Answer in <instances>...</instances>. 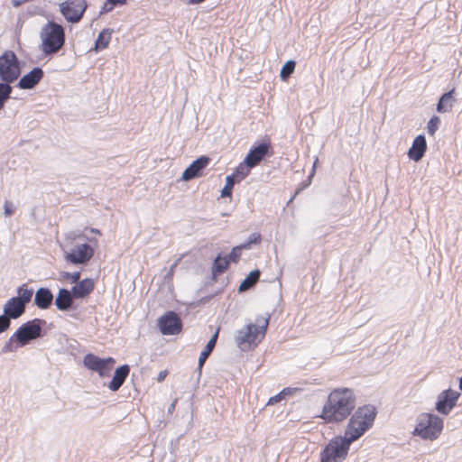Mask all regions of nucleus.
Wrapping results in <instances>:
<instances>
[{
	"label": "nucleus",
	"instance_id": "nucleus-1",
	"mask_svg": "<svg viewBox=\"0 0 462 462\" xmlns=\"http://www.w3.org/2000/svg\"><path fill=\"white\" fill-rule=\"evenodd\" d=\"M355 405L356 399L352 390L348 388L335 389L328 394L320 418L328 423L341 422L349 416Z\"/></svg>",
	"mask_w": 462,
	"mask_h": 462
},
{
	"label": "nucleus",
	"instance_id": "nucleus-2",
	"mask_svg": "<svg viewBox=\"0 0 462 462\" xmlns=\"http://www.w3.org/2000/svg\"><path fill=\"white\" fill-rule=\"evenodd\" d=\"M85 238L79 232H70L65 235L64 245H61L64 260L72 264H86L95 254V248L86 242L77 240Z\"/></svg>",
	"mask_w": 462,
	"mask_h": 462
},
{
	"label": "nucleus",
	"instance_id": "nucleus-3",
	"mask_svg": "<svg viewBox=\"0 0 462 462\" xmlns=\"http://www.w3.org/2000/svg\"><path fill=\"white\" fill-rule=\"evenodd\" d=\"M268 324V318H261L254 324L248 323L237 330L235 336L237 347L244 352L256 347L263 339Z\"/></svg>",
	"mask_w": 462,
	"mask_h": 462
},
{
	"label": "nucleus",
	"instance_id": "nucleus-4",
	"mask_svg": "<svg viewBox=\"0 0 462 462\" xmlns=\"http://www.w3.org/2000/svg\"><path fill=\"white\" fill-rule=\"evenodd\" d=\"M376 412L372 405L359 407L351 416L344 438L351 443L361 438L373 425Z\"/></svg>",
	"mask_w": 462,
	"mask_h": 462
},
{
	"label": "nucleus",
	"instance_id": "nucleus-5",
	"mask_svg": "<svg viewBox=\"0 0 462 462\" xmlns=\"http://www.w3.org/2000/svg\"><path fill=\"white\" fill-rule=\"evenodd\" d=\"M443 429L442 418L431 412H421L416 417L411 434L424 441H434L439 438Z\"/></svg>",
	"mask_w": 462,
	"mask_h": 462
},
{
	"label": "nucleus",
	"instance_id": "nucleus-6",
	"mask_svg": "<svg viewBox=\"0 0 462 462\" xmlns=\"http://www.w3.org/2000/svg\"><path fill=\"white\" fill-rule=\"evenodd\" d=\"M42 321L40 319H33L22 325L3 347V352H14L18 347L28 344L29 341L40 337L42 332Z\"/></svg>",
	"mask_w": 462,
	"mask_h": 462
},
{
	"label": "nucleus",
	"instance_id": "nucleus-7",
	"mask_svg": "<svg viewBox=\"0 0 462 462\" xmlns=\"http://www.w3.org/2000/svg\"><path fill=\"white\" fill-rule=\"evenodd\" d=\"M41 49L44 54L58 52L65 42L64 29L61 25L49 22L41 30Z\"/></svg>",
	"mask_w": 462,
	"mask_h": 462
},
{
	"label": "nucleus",
	"instance_id": "nucleus-8",
	"mask_svg": "<svg viewBox=\"0 0 462 462\" xmlns=\"http://www.w3.org/2000/svg\"><path fill=\"white\" fill-rule=\"evenodd\" d=\"M352 443L343 436L331 439L320 453V462H343Z\"/></svg>",
	"mask_w": 462,
	"mask_h": 462
},
{
	"label": "nucleus",
	"instance_id": "nucleus-9",
	"mask_svg": "<svg viewBox=\"0 0 462 462\" xmlns=\"http://www.w3.org/2000/svg\"><path fill=\"white\" fill-rule=\"evenodd\" d=\"M18 296L9 299L4 306V314L10 319H18L25 310V305L32 300L33 291L25 286L19 287Z\"/></svg>",
	"mask_w": 462,
	"mask_h": 462
},
{
	"label": "nucleus",
	"instance_id": "nucleus-10",
	"mask_svg": "<svg viewBox=\"0 0 462 462\" xmlns=\"http://www.w3.org/2000/svg\"><path fill=\"white\" fill-rule=\"evenodd\" d=\"M21 70L17 57L12 51H5L0 56V79L12 83L20 76Z\"/></svg>",
	"mask_w": 462,
	"mask_h": 462
},
{
	"label": "nucleus",
	"instance_id": "nucleus-11",
	"mask_svg": "<svg viewBox=\"0 0 462 462\" xmlns=\"http://www.w3.org/2000/svg\"><path fill=\"white\" fill-rule=\"evenodd\" d=\"M86 8L85 0H66L60 4V12L68 22L72 23L80 21Z\"/></svg>",
	"mask_w": 462,
	"mask_h": 462
},
{
	"label": "nucleus",
	"instance_id": "nucleus-12",
	"mask_svg": "<svg viewBox=\"0 0 462 462\" xmlns=\"http://www.w3.org/2000/svg\"><path fill=\"white\" fill-rule=\"evenodd\" d=\"M116 361L112 357L100 358L93 354H88L83 358L84 365L97 372L101 377L108 376Z\"/></svg>",
	"mask_w": 462,
	"mask_h": 462
},
{
	"label": "nucleus",
	"instance_id": "nucleus-13",
	"mask_svg": "<svg viewBox=\"0 0 462 462\" xmlns=\"http://www.w3.org/2000/svg\"><path fill=\"white\" fill-rule=\"evenodd\" d=\"M459 396L460 393L456 390L447 389L442 391L437 397L435 410L442 415H448L457 405Z\"/></svg>",
	"mask_w": 462,
	"mask_h": 462
},
{
	"label": "nucleus",
	"instance_id": "nucleus-14",
	"mask_svg": "<svg viewBox=\"0 0 462 462\" xmlns=\"http://www.w3.org/2000/svg\"><path fill=\"white\" fill-rule=\"evenodd\" d=\"M158 325L163 335H175L181 329V322L176 313L169 311L159 319Z\"/></svg>",
	"mask_w": 462,
	"mask_h": 462
},
{
	"label": "nucleus",
	"instance_id": "nucleus-15",
	"mask_svg": "<svg viewBox=\"0 0 462 462\" xmlns=\"http://www.w3.org/2000/svg\"><path fill=\"white\" fill-rule=\"evenodd\" d=\"M210 162V158L202 155L195 160L183 172L181 175V180L189 181L195 178L202 176V171L208 167Z\"/></svg>",
	"mask_w": 462,
	"mask_h": 462
},
{
	"label": "nucleus",
	"instance_id": "nucleus-16",
	"mask_svg": "<svg viewBox=\"0 0 462 462\" xmlns=\"http://www.w3.org/2000/svg\"><path fill=\"white\" fill-rule=\"evenodd\" d=\"M270 146L268 143H260L258 146L250 150L244 161L249 167L254 168L267 155Z\"/></svg>",
	"mask_w": 462,
	"mask_h": 462
},
{
	"label": "nucleus",
	"instance_id": "nucleus-17",
	"mask_svg": "<svg viewBox=\"0 0 462 462\" xmlns=\"http://www.w3.org/2000/svg\"><path fill=\"white\" fill-rule=\"evenodd\" d=\"M42 77V69L40 68H34L32 70L20 79L18 87L22 89L33 88L40 82Z\"/></svg>",
	"mask_w": 462,
	"mask_h": 462
},
{
	"label": "nucleus",
	"instance_id": "nucleus-18",
	"mask_svg": "<svg viewBox=\"0 0 462 462\" xmlns=\"http://www.w3.org/2000/svg\"><path fill=\"white\" fill-rule=\"evenodd\" d=\"M427 150V143L424 135H418L412 142L411 147L408 151V156L414 162H419L424 156Z\"/></svg>",
	"mask_w": 462,
	"mask_h": 462
},
{
	"label": "nucleus",
	"instance_id": "nucleus-19",
	"mask_svg": "<svg viewBox=\"0 0 462 462\" xmlns=\"http://www.w3.org/2000/svg\"><path fill=\"white\" fill-rule=\"evenodd\" d=\"M95 282L91 278H86L78 282L72 288L71 292L75 299L87 298L94 290Z\"/></svg>",
	"mask_w": 462,
	"mask_h": 462
},
{
	"label": "nucleus",
	"instance_id": "nucleus-20",
	"mask_svg": "<svg viewBox=\"0 0 462 462\" xmlns=\"http://www.w3.org/2000/svg\"><path fill=\"white\" fill-rule=\"evenodd\" d=\"M74 299L71 291L60 289L55 298V305L59 310L66 311L71 308Z\"/></svg>",
	"mask_w": 462,
	"mask_h": 462
},
{
	"label": "nucleus",
	"instance_id": "nucleus-21",
	"mask_svg": "<svg viewBox=\"0 0 462 462\" xmlns=\"http://www.w3.org/2000/svg\"><path fill=\"white\" fill-rule=\"evenodd\" d=\"M53 300V295L47 288H40L35 292L34 303L42 310L48 309Z\"/></svg>",
	"mask_w": 462,
	"mask_h": 462
},
{
	"label": "nucleus",
	"instance_id": "nucleus-22",
	"mask_svg": "<svg viewBox=\"0 0 462 462\" xmlns=\"http://www.w3.org/2000/svg\"><path fill=\"white\" fill-rule=\"evenodd\" d=\"M129 366L126 365H122L116 370L114 377L108 385L111 391L116 392L121 387L129 374Z\"/></svg>",
	"mask_w": 462,
	"mask_h": 462
},
{
	"label": "nucleus",
	"instance_id": "nucleus-23",
	"mask_svg": "<svg viewBox=\"0 0 462 462\" xmlns=\"http://www.w3.org/2000/svg\"><path fill=\"white\" fill-rule=\"evenodd\" d=\"M454 92V89H452L440 97L439 103L437 104V111L439 113L444 114L452 110L456 101Z\"/></svg>",
	"mask_w": 462,
	"mask_h": 462
},
{
	"label": "nucleus",
	"instance_id": "nucleus-24",
	"mask_svg": "<svg viewBox=\"0 0 462 462\" xmlns=\"http://www.w3.org/2000/svg\"><path fill=\"white\" fill-rule=\"evenodd\" d=\"M218 331H219V328L217 329L215 334L212 336V337L209 339L208 344L205 346L204 349L201 351L200 356L199 357V369L202 368L205 361L207 360V358L212 352V350L216 345L217 339Z\"/></svg>",
	"mask_w": 462,
	"mask_h": 462
},
{
	"label": "nucleus",
	"instance_id": "nucleus-25",
	"mask_svg": "<svg viewBox=\"0 0 462 462\" xmlns=\"http://www.w3.org/2000/svg\"><path fill=\"white\" fill-rule=\"evenodd\" d=\"M112 31L109 29H104L100 32L94 47L95 51L106 49L111 41Z\"/></svg>",
	"mask_w": 462,
	"mask_h": 462
},
{
	"label": "nucleus",
	"instance_id": "nucleus-26",
	"mask_svg": "<svg viewBox=\"0 0 462 462\" xmlns=\"http://www.w3.org/2000/svg\"><path fill=\"white\" fill-rule=\"evenodd\" d=\"M260 277V271L254 270L252 271L240 283L239 291H245L254 286Z\"/></svg>",
	"mask_w": 462,
	"mask_h": 462
},
{
	"label": "nucleus",
	"instance_id": "nucleus-27",
	"mask_svg": "<svg viewBox=\"0 0 462 462\" xmlns=\"http://www.w3.org/2000/svg\"><path fill=\"white\" fill-rule=\"evenodd\" d=\"M252 167H249L245 161H243V162H241L235 170V172L231 175V176H234V180H236L237 182L243 180L244 179H245L249 173H250V169Z\"/></svg>",
	"mask_w": 462,
	"mask_h": 462
},
{
	"label": "nucleus",
	"instance_id": "nucleus-28",
	"mask_svg": "<svg viewBox=\"0 0 462 462\" xmlns=\"http://www.w3.org/2000/svg\"><path fill=\"white\" fill-rule=\"evenodd\" d=\"M12 87L10 83L0 82V108L2 109L5 106V101L10 97L12 93Z\"/></svg>",
	"mask_w": 462,
	"mask_h": 462
},
{
	"label": "nucleus",
	"instance_id": "nucleus-29",
	"mask_svg": "<svg viewBox=\"0 0 462 462\" xmlns=\"http://www.w3.org/2000/svg\"><path fill=\"white\" fill-rule=\"evenodd\" d=\"M296 63L293 60H288L286 61L280 71V78L282 80H286L291 73H293L295 69Z\"/></svg>",
	"mask_w": 462,
	"mask_h": 462
},
{
	"label": "nucleus",
	"instance_id": "nucleus-30",
	"mask_svg": "<svg viewBox=\"0 0 462 462\" xmlns=\"http://www.w3.org/2000/svg\"><path fill=\"white\" fill-rule=\"evenodd\" d=\"M229 264V261L226 257H217V259L214 262L212 271L214 273H223Z\"/></svg>",
	"mask_w": 462,
	"mask_h": 462
},
{
	"label": "nucleus",
	"instance_id": "nucleus-31",
	"mask_svg": "<svg viewBox=\"0 0 462 462\" xmlns=\"http://www.w3.org/2000/svg\"><path fill=\"white\" fill-rule=\"evenodd\" d=\"M236 180H234V176H227L226 178V184L224 186V188L222 189L221 190V197L225 198V197H231V194H232V189L234 188V185H235V182Z\"/></svg>",
	"mask_w": 462,
	"mask_h": 462
},
{
	"label": "nucleus",
	"instance_id": "nucleus-32",
	"mask_svg": "<svg viewBox=\"0 0 462 462\" xmlns=\"http://www.w3.org/2000/svg\"><path fill=\"white\" fill-rule=\"evenodd\" d=\"M80 272H74V273H69V272H62L60 273V281H69L71 283L78 282L80 279Z\"/></svg>",
	"mask_w": 462,
	"mask_h": 462
},
{
	"label": "nucleus",
	"instance_id": "nucleus-33",
	"mask_svg": "<svg viewBox=\"0 0 462 462\" xmlns=\"http://www.w3.org/2000/svg\"><path fill=\"white\" fill-rule=\"evenodd\" d=\"M439 123H440V120L436 116H432L430 119V121L428 122V125H427V131L430 135L433 136L435 134L436 131L439 128Z\"/></svg>",
	"mask_w": 462,
	"mask_h": 462
},
{
	"label": "nucleus",
	"instance_id": "nucleus-34",
	"mask_svg": "<svg viewBox=\"0 0 462 462\" xmlns=\"http://www.w3.org/2000/svg\"><path fill=\"white\" fill-rule=\"evenodd\" d=\"M291 393V389L289 388H285L283 389L282 392H280L278 394L274 395V396H272L268 402H267V405H273L274 403H277L279 402H281L284 396L286 394H289Z\"/></svg>",
	"mask_w": 462,
	"mask_h": 462
},
{
	"label": "nucleus",
	"instance_id": "nucleus-35",
	"mask_svg": "<svg viewBox=\"0 0 462 462\" xmlns=\"http://www.w3.org/2000/svg\"><path fill=\"white\" fill-rule=\"evenodd\" d=\"M259 240H260V235L254 233L249 236L247 242L242 244L241 245L243 246L244 249H250V245L252 244L258 243Z\"/></svg>",
	"mask_w": 462,
	"mask_h": 462
},
{
	"label": "nucleus",
	"instance_id": "nucleus-36",
	"mask_svg": "<svg viewBox=\"0 0 462 462\" xmlns=\"http://www.w3.org/2000/svg\"><path fill=\"white\" fill-rule=\"evenodd\" d=\"M244 248L241 245L234 247L231 253L229 254V259L232 260L233 262H237L238 259L240 258L241 251Z\"/></svg>",
	"mask_w": 462,
	"mask_h": 462
},
{
	"label": "nucleus",
	"instance_id": "nucleus-37",
	"mask_svg": "<svg viewBox=\"0 0 462 462\" xmlns=\"http://www.w3.org/2000/svg\"><path fill=\"white\" fill-rule=\"evenodd\" d=\"M10 318L5 314L0 316V333L5 332L10 327Z\"/></svg>",
	"mask_w": 462,
	"mask_h": 462
},
{
	"label": "nucleus",
	"instance_id": "nucleus-38",
	"mask_svg": "<svg viewBox=\"0 0 462 462\" xmlns=\"http://www.w3.org/2000/svg\"><path fill=\"white\" fill-rule=\"evenodd\" d=\"M4 209H5L4 213H5V217H10L14 212V207L13 203L10 202V201H5V202Z\"/></svg>",
	"mask_w": 462,
	"mask_h": 462
},
{
	"label": "nucleus",
	"instance_id": "nucleus-39",
	"mask_svg": "<svg viewBox=\"0 0 462 462\" xmlns=\"http://www.w3.org/2000/svg\"><path fill=\"white\" fill-rule=\"evenodd\" d=\"M107 2L113 5H123L126 2V0H107Z\"/></svg>",
	"mask_w": 462,
	"mask_h": 462
},
{
	"label": "nucleus",
	"instance_id": "nucleus-40",
	"mask_svg": "<svg viewBox=\"0 0 462 462\" xmlns=\"http://www.w3.org/2000/svg\"><path fill=\"white\" fill-rule=\"evenodd\" d=\"M166 374H167L166 371H161L157 377L158 382H162L165 378Z\"/></svg>",
	"mask_w": 462,
	"mask_h": 462
},
{
	"label": "nucleus",
	"instance_id": "nucleus-41",
	"mask_svg": "<svg viewBox=\"0 0 462 462\" xmlns=\"http://www.w3.org/2000/svg\"><path fill=\"white\" fill-rule=\"evenodd\" d=\"M318 162H319V159L316 158L315 161H314V163H313L312 171H311V173H310V178H312L314 176V174H315V171H316V167H317Z\"/></svg>",
	"mask_w": 462,
	"mask_h": 462
},
{
	"label": "nucleus",
	"instance_id": "nucleus-42",
	"mask_svg": "<svg viewBox=\"0 0 462 462\" xmlns=\"http://www.w3.org/2000/svg\"><path fill=\"white\" fill-rule=\"evenodd\" d=\"M188 1V4L189 5H199L203 2H205L206 0H187Z\"/></svg>",
	"mask_w": 462,
	"mask_h": 462
},
{
	"label": "nucleus",
	"instance_id": "nucleus-43",
	"mask_svg": "<svg viewBox=\"0 0 462 462\" xmlns=\"http://www.w3.org/2000/svg\"><path fill=\"white\" fill-rule=\"evenodd\" d=\"M89 231L93 234H97V235H101V232L100 230L97 229V228H90Z\"/></svg>",
	"mask_w": 462,
	"mask_h": 462
},
{
	"label": "nucleus",
	"instance_id": "nucleus-44",
	"mask_svg": "<svg viewBox=\"0 0 462 462\" xmlns=\"http://www.w3.org/2000/svg\"><path fill=\"white\" fill-rule=\"evenodd\" d=\"M89 243H97L96 239L94 238H88Z\"/></svg>",
	"mask_w": 462,
	"mask_h": 462
},
{
	"label": "nucleus",
	"instance_id": "nucleus-45",
	"mask_svg": "<svg viewBox=\"0 0 462 462\" xmlns=\"http://www.w3.org/2000/svg\"><path fill=\"white\" fill-rule=\"evenodd\" d=\"M459 389L462 391V377L459 380Z\"/></svg>",
	"mask_w": 462,
	"mask_h": 462
},
{
	"label": "nucleus",
	"instance_id": "nucleus-46",
	"mask_svg": "<svg viewBox=\"0 0 462 462\" xmlns=\"http://www.w3.org/2000/svg\"><path fill=\"white\" fill-rule=\"evenodd\" d=\"M176 264H177V263H173V265L171 267V270H170V272H171V273H172L173 268L176 266Z\"/></svg>",
	"mask_w": 462,
	"mask_h": 462
}]
</instances>
